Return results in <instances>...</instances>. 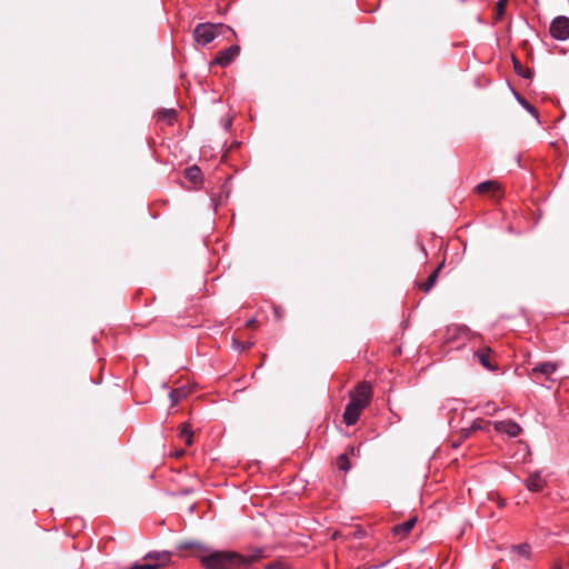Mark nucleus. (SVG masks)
I'll use <instances>...</instances> for the list:
<instances>
[{
  "mask_svg": "<svg viewBox=\"0 0 569 569\" xmlns=\"http://www.w3.org/2000/svg\"><path fill=\"white\" fill-rule=\"evenodd\" d=\"M170 398H171V401L173 403L178 402V396H177V391L176 390H171L170 393H169Z\"/></svg>",
  "mask_w": 569,
  "mask_h": 569,
  "instance_id": "28",
  "label": "nucleus"
},
{
  "mask_svg": "<svg viewBox=\"0 0 569 569\" xmlns=\"http://www.w3.org/2000/svg\"><path fill=\"white\" fill-rule=\"evenodd\" d=\"M239 53L240 47L238 44H232L229 48L219 51L213 60V63L219 64L221 67H227Z\"/></svg>",
  "mask_w": 569,
  "mask_h": 569,
  "instance_id": "9",
  "label": "nucleus"
},
{
  "mask_svg": "<svg viewBox=\"0 0 569 569\" xmlns=\"http://www.w3.org/2000/svg\"><path fill=\"white\" fill-rule=\"evenodd\" d=\"M489 428V421H485L483 419H472L469 427L461 426L459 430V440L452 442V447L457 448L460 446L461 441L469 438V436L477 430H487Z\"/></svg>",
  "mask_w": 569,
  "mask_h": 569,
  "instance_id": "8",
  "label": "nucleus"
},
{
  "mask_svg": "<svg viewBox=\"0 0 569 569\" xmlns=\"http://www.w3.org/2000/svg\"><path fill=\"white\" fill-rule=\"evenodd\" d=\"M226 31H232V29L226 24H212V23H199L193 30V37L197 43L207 46L212 42L218 36L223 34Z\"/></svg>",
  "mask_w": 569,
  "mask_h": 569,
  "instance_id": "3",
  "label": "nucleus"
},
{
  "mask_svg": "<svg viewBox=\"0 0 569 569\" xmlns=\"http://www.w3.org/2000/svg\"><path fill=\"white\" fill-rule=\"evenodd\" d=\"M350 401L358 405L360 408H366L372 398L371 386L363 381L359 383L355 390L349 392Z\"/></svg>",
  "mask_w": 569,
  "mask_h": 569,
  "instance_id": "5",
  "label": "nucleus"
},
{
  "mask_svg": "<svg viewBox=\"0 0 569 569\" xmlns=\"http://www.w3.org/2000/svg\"><path fill=\"white\" fill-rule=\"evenodd\" d=\"M180 437L184 440L187 446H190L192 443L193 432L188 426H182Z\"/></svg>",
  "mask_w": 569,
  "mask_h": 569,
  "instance_id": "22",
  "label": "nucleus"
},
{
  "mask_svg": "<svg viewBox=\"0 0 569 569\" xmlns=\"http://www.w3.org/2000/svg\"><path fill=\"white\" fill-rule=\"evenodd\" d=\"M179 550H203L204 547L197 541H186L178 546Z\"/></svg>",
  "mask_w": 569,
  "mask_h": 569,
  "instance_id": "21",
  "label": "nucleus"
},
{
  "mask_svg": "<svg viewBox=\"0 0 569 569\" xmlns=\"http://www.w3.org/2000/svg\"><path fill=\"white\" fill-rule=\"evenodd\" d=\"M144 560L147 562L144 563H133L127 569H159L162 565L170 561V552L169 551H162V552H149Z\"/></svg>",
  "mask_w": 569,
  "mask_h": 569,
  "instance_id": "4",
  "label": "nucleus"
},
{
  "mask_svg": "<svg viewBox=\"0 0 569 569\" xmlns=\"http://www.w3.org/2000/svg\"><path fill=\"white\" fill-rule=\"evenodd\" d=\"M182 453H183V451H182V450H181V451H177V456H180V455H182Z\"/></svg>",
  "mask_w": 569,
  "mask_h": 569,
  "instance_id": "34",
  "label": "nucleus"
},
{
  "mask_svg": "<svg viewBox=\"0 0 569 569\" xmlns=\"http://www.w3.org/2000/svg\"><path fill=\"white\" fill-rule=\"evenodd\" d=\"M441 410L443 412V417L448 419V423L452 429L460 430L461 422L466 418V413H468L465 403L456 398L447 399Z\"/></svg>",
  "mask_w": 569,
  "mask_h": 569,
  "instance_id": "2",
  "label": "nucleus"
},
{
  "mask_svg": "<svg viewBox=\"0 0 569 569\" xmlns=\"http://www.w3.org/2000/svg\"><path fill=\"white\" fill-rule=\"evenodd\" d=\"M158 120L168 121L171 123V121L176 118L177 111L174 109H162L158 111L157 113Z\"/></svg>",
  "mask_w": 569,
  "mask_h": 569,
  "instance_id": "19",
  "label": "nucleus"
},
{
  "mask_svg": "<svg viewBox=\"0 0 569 569\" xmlns=\"http://www.w3.org/2000/svg\"><path fill=\"white\" fill-rule=\"evenodd\" d=\"M546 483L547 482L539 470L531 472L525 481L527 489L532 492H540L545 488Z\"/></svg>",
  "mask_w": 569,
  "mask_h": 569,
  "instance_id": "11",
  "label": "nucleus"
},
{
  "mask_svg": "<svg viewBox=\"0 0 569 569\" xmlns=\"http://www.w3.org/2000/svg\"><path fill=\"white\" fill-rule=\"evenodd\" d=\"M252 346V342L243 343L236 338L232 339V347L238 351H243L246 349H249Z\"/></svg>",
  "mask_w": 569,
  "mask_h": 569,
  "instance_id": "26",
  "label": "nucleus"
},
{
  "mask_svg": "<svg viewBox=\"0 0 569 569\" xmlns=\"http://www.w3.org/2000/svg\"><path fill=\"white\" fill-rule=\"evenodd\" d=\"M361 410L362 408H360L358 405L349 401L343 412L345 423L347 426H353L358 421Z\"/></svg>",
  "mask_w": 569,
  "mask_h": 569,
  "instance_id": "12",
  "label": "nucleus"
},
{
  "mask_svg": "<svg viewBox=\"0 0 569 569\" xmlns=\"http://www.w3.org/2000/svg\"><path fill=\"white\" fill-rule=\"evenodd\" d=\"M495 430L500 433H506L512 438L517 437L521 432L520 426L512 420L496 421Z\"/></svg>",
  "mask_w": 569,
  "mask_h": 569,
  "instance_id": "10",
  "label": "nucleus"
},
{
  "mask_svg": "<svg viewBox=\"0 0 569 569\" xmlns=\"http://www.w3.org/2000/svg\"><path fill=\"white\" fill-rule=\"evenodd\" d=\"M243 561V556L224 551H213L201 558L202 565L208 569H226L228 566H240Z\"/></svg>",
  "mask_w": 569,
  "mask_h": 569,
  "instance_id": "1",
  "label": "nucleus"
},
{
  "mask_svg": "<svg viewBox=\"0 0 569 569\" xmlns=\"http://www.w3.org/2000/svg\"><path fill=\"white\" fill-rule=\"evenodd\" d=\"M512 549L519 553L520 556H523L526 558H529L530 557V545L525 542V543H520V545H516V546H512Z\"/></svg>",
  "mask_w": 569,
  "mask_h": 569,
  "instance_id": "23",
  "label": "nucleus"
},
{
  "mask_svg": "<svg viewBox=\"0 0 569 569\" xmlns=\"http://www.w3.org/2000/svg\"><path fill=\"white\" fill-rule=\"evenodd\" d=\"M507 1L508 0H498V2H497V12H498L499 16L503 14Z\"/></svg>",
  "mask_w": 569,
  "mask_h": 569,
  "instance_id": "27",
  "label": "nucleus"
},
{
  "mask_svg": "<svg viewBox=\"0 0 569 569\" xmlns=\"http://www.w3.org/2000/svg\"><path fill=\"white\" fill-rule=\"evenodd\" d=\"M553 569H562V567L560 565H556Z\"/></svg>",
  "mask_w": 569,
  "mask_h": 569,
  "instance_id": "33",
  "label": "nucleus"
},
{
  "mask_svg": "<svg viewBox=\"0 0 569 569\" xmlns=\"http://www.w3.org/2000/svg\"><path fill=\"white\" fill-rule=\"evenodd\" d=\"M202 172L198 166H192L187 168L186 178L192 182H198L201 180Z\"/></svg>",
  "mask_w": 569,
  "mask_h": 569,
  "instance_id": "18",
  "label": "nucleus"
},
{
  "mask_svg": "<svg viewBox=\"0 0 569 569\" xmlns=\"http://www.w3.org/2000/svg\"><path fill=\"white\" fill-rule=\"evenodd\" d=\"M351 453L355 456V455H358L359 453V449H355V448H351Z\"/></svg>",
  "mask_w": 569,
  "mask_h": 569,
  "instance_id": "31",
  "label": "nucleus"
},
{
  "mask_svg": "<svg viewBox=\"0 0 569 569\" xmlns=\"http://www.w3.org/2000/svg\"><path fill=\"white\" fill-rule=\"evenodd\" d=\"M274 312H276L277 317L279 318L280 316H279V310H278V308H274Z\"/></svg>",
  "mask_w": 569,
  "mask_h": 569,
  "instance_id": "32",
  "label": "nucleus"
},
{
  "mask_svg": "<svg viewBox=\"0 0 569 569\" xmlns=\"http://www.w3.org/2000/svg\"><path fill=\"white\" fill-rule=\"evenodd\" d=\"M229 127H231V120L228 119L226 122H224V128L228 129Z\"/></svg>",
  "mask_w": 569,
  "mask_h": 569,
  "instance_id": "30",
  "label": "nucleus"
},
{
  "mask_svg": "<svg viewBox=\"0 0 569 569\" xmlns=\"http://www.w3.org/2000/svg\"><path fill=\"white\" fill-rule=\"evenodd\" d=\"M254 323H256V319L251 318V319L247 320L246 326L247 327H252Z\"/></svg>",
  "mask_w": 569,
  "mask_h": 569,
  "instance_id": "29",
  "label": "nucleus"
},
{
  "mask_svg": "<svg viewBox=\"0 0 569 569\" xmlns=\"http://www.w3.org/2000/svg\"><path fill=\"white\" fill-rule=\"evenodd\" d=\"M337 463H338V468L345 472L350 470V468H351L348 456L346 453H341L338 457Z\"/></svg>",
  "mask_w": 569,
  "mask_h": 569,
  "instance_id": "24",
  "label": "nucleus"
},
{
  "mask_svg": "<svg viewBox=\"0 0 569 569\" xmlns=\"http://www.w3.org/2000/svg\"><path fill=\"white\" fill-rule=\"evenodd\" d=\"M557 368L558 365L556 362H539L531 368L529 376L533 382L541 383L540 378L550 380L551 376L556 372Z\"/></svg>",
  "mask_w": 569,
  "mask_h": 569,
  "instance_id": "6",
  "label": "nucleus"
},
{
  "mask_svg": "<svg viewBox=\"0 0 569 569\" xmlns=\"http://www.w3.org/2000/svg\"><path fill=\"white\" fill-rule=\"evenodd\" d=\"M512 62H513L515 72L518 76L526 78V79H530L532 77V72L529 69H526L522 66V63L519 60H517L515 57L512 58Z\"/></svg>",
  "mask_w": 569,
  "mask_h": 569,
  "instance_id": "16",
  "label": "nucleus"
},
{
  "mask_svg": "<svg viewBox=\"0 0 569 569\" xmlns=\"http://www.w3.org/2000/svg\"><path fill=\"white\" fill-rule=\"evenodd\" d=\"M263 556H264V550L262 548H256V549H253V551L250 556H243L244 561L240 562V566H249L250 563L262 558Z\"/></svg>",
  "mask_w": 569,
  "mask_h": 569,
  "instance_id": "17",
  "label": "nucleus"
},
{
  "mask_svg": "<svg viewBox=\"0 0 569 569\" xmlns=\"http://www.w3.org/2000/svg\"><path fill=\"white\" fill-rule=\"evenodd\" d=\"M479 193H485L495 189L493 181H483L476 187Z\"/></svg>",
  "mask_w": 569,
  "mask_h": 569,
  "instance_id": "25",
  "label": "nucleus"
},
{
  "mask_svg": "<svg viewBox=\"0 0 569 569\" xmlns=\"http://www.w3.org/2000/svg\"><path fill=\"white\" fill-rule=\"evenodd\" d=\"M443 263L439 264L428 277L427 281L422 284H420V289L425 292H428L437 282L439 272L442 268Z\"/></svg>",
  "mask_w": 569,
  "mask_h": 569,
  "instance_id": "15",
  "label": "nucleus"
},
{
  "mask_svg": "<svg viewBox=\"0 0 569 569\" xmlns=\"http://www.w3.org/2000/svg\"><path fill=\"white\" fill-rule=\"evenodd\" d=\"M550 34L552 38L565 41L569 38V18L559 16L550 24Z\"/></svg>",
  "mask_w": 569,
  "mask_h": 569,
  "instance_id": "7",
  "label": "nucleus"
},
{
  "mask_svg": "<svg viewBox=\"0 0 569 569\" xmlns=\"http://www.w3.org/2000/svg\"><path fill=\"white\" fill-rule=\"evenodd\" d=\"M516 100L519 102V104L527 110L535 119L539 121V112L538 110L528 102L520 93L517 91H513Z\"/></svg>",
  "mask_w": 569,
  "mask_h": 569,
  "instance_id": "14",
  "label": "nucleus"
},
{
  "mask_svg": "<svg viewBox=\"0 0 569 569\" xmlns=\"http://www.w3.org/2000/svg\"><path fill=\"white\" fill-rule=\"evenodd\" d=\"M479 362L482 365L483 368L488 369V370H493V366L491 365L490 362V359H489V355L485 351H478L476 353Z\"/></svg>",
  "mask_w": 569,
  "mask_h": 569,
  "instance_id": "20",
  "label": "nucleus"
},
{
  "mask_svg": "<svg viewBox=\"0 0 569 569\" xmlns=\"http://www.w3.org/2000/svg\"><path fill=\"white\" fill-rule=\"evenodd\" d=\"M417 522V518H410L392 528V533L395 536L406 537L415 527Z\"/></svg>",
  "mask_w": 569,
  "mask_h": 569,
  "instance_id": "13",
  "label": "nucleus"
}]
</instances>
